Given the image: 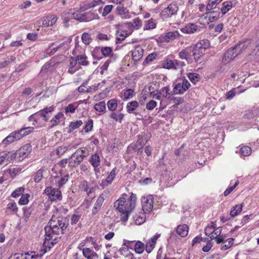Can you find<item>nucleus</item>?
<instances>
[{"mask_svg":"<svg viewBox=\"0 0 259 259\" xmlns=\"http://www.w3.org/2000/svg\"><path fill=\"white\" fill-rule=\"evenodd\" d=\"M134 249L136 252L140 254L144 250V244L142 242L138 241L135 243Z\"/></svg>","mask_w":259,"mask_h":259,"instance_id":"obj_45","label":"nucleus"},{"mask_svg":"<svg viewBox=\"0 0 259 259\" xmlns=\"http://www.w3.org/2000/svg\"><path fill=\"white\" fill-rule=\"evenodd\" d=\"M58 20L56 15H52L47 17L42 21V25L45 27L53 26Z\"/></svg>","mask_w":259,"mask_h":259,"instance_id":"obj_21","label":"nucleus"},{"mask_svg":"<svg viewBox=\"0 0 259 259\" xmlns=\"http://www.w3.org/2000/svg\"><path fill=\"white\" fill-rule=\"evenodd\" d=\"M79 103L78 102H74L72 104H69L67 107H65V110L66 113H74L76 109L78 108Z\"/></svg>","mask_w":259,"mask_h":259,"instance_id":"obj_37","label":"nucleus"},{"mask_svg":"<svg viewBox=\"0 0 259 259\" xmlns=\"http://www.w3.org/2000/svg\"><path fill=\"white\" fill-rule=\"evenodd\" d=\"M85 22H89L93 20H99L100 17L98 14L94 12L84 13Z\"/></svg>","mask_w":259,"mask_h":259,"instance_id":"obj_27","label":"nucleus"},{"mask_svg":"<svg viewBox=\"0 0 259 259\" xmlns=\"http://www.w3.org/2000/svg\"><path fill=\"white\" fill-rule=\"evenodd\" d=\"M112 48L110 47H105L101 48V52L104 56H108L112 52Z\"/></svg>","mask_w":259,"mask_h":259,"instance_id":"obj_63","label":"nucleus"},{"mask_svg":"<svg viewBox=\"0 0 259 259\" xmlns=\"http://www.w3.org/2000/svg\"><path fill=\"white\" fill-rule=\"evenodd\" d=\"M7 209L13 213H16L18 211V207L16 202H10L7 205Z\"/></svg>","mask_w":259,"mask_h":259,"instance_id":"obj_52","label":"nucleus"},{"mask_svg":"<svg viewBox=\"0 0 259 259\" xmlns=\"http://www.w3.org/2000/svg\"><path fill=\"white\" fill-rule=\"evenodd\" d=\"M179 35L180 34L177 31L168 32L165 35V41L168 42L170 40L176 39Z\"/></svg>","mask_w":259,"mask_h":259,"instance_id":"obj_34","label":"nucleus"},{"mask_svg":"<svg viewBox=\"0 0 259 259\" xmlns=\"http://www.w3.org/2000/svg\"><path fill=\"white\" fill-rule=\"evenodd\" d=\"M82 124V121L80 120H77L76 121H72L70 122L69 127L71 130H74L77 128H78L79 126H80Z\"/></svg>","mask_w":259,"mask_h":259,"instance_id":"obj_58","label":"nucleus"},{"mask_svg":"<svg viewBox=\"0 0 259 259\" xmlns=\"http://www.w3.org/2000/svg\"><path fill=\"white\" fill-rule=\"evenodd\" d=\"M156 24L153 19L151 18L145 22L144 27L143 28L144 30L153 29L156 27Z\"/></svg>","mask_w":259,"mask_h":259,"instance_id":"obj_35","label":"nucleus"},{"mask_svg":"<svg viewBox=\"0 0 259 259\" xmlns=\"http://www.w3.org/2000/svg\"><path fill=\"white\" fill-rule=\"evenodd\" d=\"M157 105V103L154 100H151L146 104V109L148 110H153Z\"/></svg>","mask_w":259,"mask_h":259,"instance_id":"obj_64","label":"nucleus"},{"mask_svg":"<svg viewBox=\"0 0 259 259\" xmlns=\"http://www.w3.org/2000/svg\"><path fill=\"white\" fill-rule=\"evenodd\" d=\"M116 175L115 168L113 169L106 179L102 182L101 183H99L100 186H102L103 188L107 186L108 185L111 184L115 178Z\"/></svg>","mask_w":259,"mask_h":259,"instance_id":"obj_18","label":"nucleus"},{"mask_svg":"<svg viewBox=\"0 0 259 259\" xmlns=\"http://www.w3.org/2000/svg\"><path fill=\"white\" fill-rule=\"evenodd\" d=\"M66 228H45L46 231V234L48 237H51V233L55 234H59L60 231L63 233V231Z\"/></svg>","mask_w":259,"mask_h":259,"instance_id":"obj_25","label":"nucleus"},{"mask_svg":"<svg viewBox=\"0 0 259 259\" xmlns=\"http://www.w3.org/2000/svg\"><path fill=\"white\" fill-rule=\"evenodd\" d=\"M3 156L5 158V161L6 164H8V163L10 162L14 159H16L17 161V152L14 151H10L7 153H3Z\"/></svg>","mask_w":259,"mask_h":259,"instance_id":"obj_22","label":"nucleus"},{"mask_svg":"<svg viewBox=\"0 0 259 259\" xmlns=\"http://www.w3.org/2000/svg\"><path fill=\"white\" fill-rule=\"evenodd\" d=\"M122 98L124 100H129L132 98L134 95V91L132 89H127L123 91Z\"/></svg>","mask_w":259,"mask_h":259,"instance_id":"obj_40","label":"nucleus"},{"mask_svg":"<svg viewBox=\"0 0 259 259\" xmlns=\"http://www.w3.org/2000/svg\"><path fill=\"white\" fill-rule=\"evenodd\" d=\"M142 209L144 213H149L153 207V197L152 195L144 196L142 198Z\"/></svg>","mask_w":259,"mask_h":259,"instance_id":"obj_6","label":"nucleus"},{"mask_svg":"<svg viewBox=\"0 0 259 259\" xmlns=\"http://www.w3.org/2000/svg\"><path fill=\"white\" fill-rule=\"evenodd\" d=\"M24 192V189L23 187H19L17 188L12 193V196L16 198L19 197L20 195L22 194Z\"/></svg>","mask_w":259,"mask_h":259,"instance_id":"obj_59","label":"nucleus"},{"mask_svg":"<svg viewBox=\"0 0 259 259\" xmlns=\"http://www.w3.org/2000/svg\"><path fill=\"white\" fill-rule=\"evenodd\" d=\"M198 26L194 23H189L184 27L181 29V31L185 33L191 34L196 32L198 30Z\"/></svg>","mask_w":259,"mask_h":259,"instance_id":"obj_20","label":"nucleus"},{"mask_svg":"<svg viewBox=\"0 0 259 259\" xmlns=\"http://www.w3.org/2000/svg\"><path fill=\"white\" fill-rule=\"evenodd\" d=\"M242 206L241 204L236 205L233 207L230 211V215L232 217H235L238 215L242 210Z\"/></svg>","mask_w":259,"mask_h":259,"instance_id":"obj_42","label":"nucleus"},{"mask_svg":"<svg viewBox=\"0 0 259 259\" xmlns=\"http://www.w3.org/2000/svg\"><path fill=\"white\" fill-rule=\"evenodd\" d=\"M249 44V40H245V41L239 44V45L236 46L235 48L229 49L225 53L224 57L222 59V62L224 64H227V63L230 62L238 55V54H235V50H237L239 49H245Z\"/></svg>","mask_w":259,"mask_h":259,"instance_id":"obj_4","label":"nucleus"},{"mask_svg":"<svg viewBox=\"0 0 259 259\" xmlns=\"http://www.w3.org/2000/svg\"><path fill=\"white\" fill-rule=\"evenodd\" d=\"M193 52V47H188L181 50L179 54V56L181 59L187 60L188 62L191 60Z\"/></svg>","mask_w":259,"mask_h":259,"instance_id":"obj_14","label":"nucleus"},{"mask_svg":"<svg viewBox=\"0 0 259 259\" xmlns=\"http://www.w3.org/2000/svg\"><path fill=\"white\" fill-rule=\"evenodd\" d=\"M90 162L94 167H98L100 164V159L99 155L95 153L90 158Z\"/></svg>","mask_w":259,"mask_h":259,"instance_id":"obj_33","label":"nucleus"},{"mask_svg":"<svg viewBox=\"0 0 259 259\" xmlns=\"http://www.w3.org/2000/svg\"><path fill=\"white\" fill-rule=\"evenodd\" d=\"M44 170L43 169H39L35 174L34 181L36 183H39L42 178V173Z\"/></svg>","mask_w":259,"mask_h":259,"instance_id":"obj_53","label":"nucleus"},{"mask_svg":"<svg viewBox=\"0 0 259 259\" xmlns=\"http://www.w3.org/2000/svg\"><path fill=\"white\" fill-rule=\"evenodd\" d=\"M143 55V50L140 46L136 47L132 51V58L135 61H139Z\"/></svg>","mask_w":259,"mask_h":259,"instance_id":"obj_19","label":"nucleus"},{"mask_svg":"<svg viewBox=\"0 0 259 259\" xmlns=\"http://www.w3.org/2000/svg\"><path fill=\"white\" fill-rule=\"evenodd\" d=\"M207 12L205 13L208 15V20L210 22H212L215 21L219 18L220 13L219 11H207Z\"/></svg>","mask_w":259,"mask_h":259,"instance_id":"obj_28","label":"nucleus"},{"mask_svg":"<svg viewBox=\"0 0 259 259\" xmlns=\"http://www.w3.org/2000/svg\"><path fill=\"white\" fill-rule=\"evenodd\" d=\"M156 243L154 241L149 240L146 244L145 249L148 253H150L155 247Z\"/></svg>","mask_w":259,"mask_h":259,"instance_id":"obj_49","label":"nucleus"},{"mask_svg":"<svg viewBox=\"0 0 259 259\" xmlns=\"http://www.w3.org/2000/svg\"><path fill=\"white\" fill-rule=\"evenodd\" d=\"M233 6L232 2L231 1L224 2L222 4V7L221 9V13L223 15L226 14L230 10Z\"/></svg>","mask_w":259,"mask_h":259,"instance_id":"obj_30","label":"nucleus"},{"mask_svg":"<svg viewBox=\"0 0 259 259\" xmlns=\"http://www.w3.org/2000/svg\"><path fill=\"white\" fill-rule=\"evenodd\" d=\"M29 197L30 195L29 194H22L19 200V204L20 205H26L28 204Z\"/></svg>","mask_w":259,"mask_h":259,"instance_id":"obj_50","label":"nucleus"},{"mask_svg":"<svg viewBox=\"0 0 259 259\" xmlns=\"http://www.w3.org/2000/svg\"><path fill=\"white\" fill-rule=\"evenodd\" d=\"M178 11V7L175 3H171L167 7L164 9L160 15L163 19H167L171 17L173 15L177 13Z\"/></svg>","mask_w":259,"mask_h":259,"instance_id":"obj_5","label":"nucleus"},{"mask_svg":"<svg viewBox=\"0 0 259 259\" xmlns=\"http://www.w3.org/2000/svg\"><path fill=\"white\" fill-rule=\"evenodd\" d=\"M223 0H209L206 7V11H210L216 8Z\"/></svg>","mask_w":259,"mask_h":259,"instance_id":"obj_38","label":"nucleus"},{"mask_svg":"<svg viewBox=\"0 0 259 259\" xmlns=\"http://www.w3.org/2000/svg\"><path fill=\"white\" fill-rule=\"evenodd\" d=\"M101 3V0H93L85 5L84 9L87 10L88 9L94 8L96 6L99 5Z\"/></svg>","mask_w":259,"mask_h":259,"instance_id":"obj_56","label":"nucleus"},{"mask_svg":"<svg viewBox=\"0 0 259 259\" xmlns=\"http://www.w3.org/2000/svg\"><path fill=\"white\" fill-rule=\"evenodd\" d=\"M144 137L141 135L138 136V140L135 144L133 149L135 151H138L142 149L144 146L146 144L145 141H144Z\"/></svg>","mask_w":259,"mask_h":259,"instance_id":"obj_24","label":"nucleus"},{"mask_svg":"<svg viewBox=\"0 0 259 259\" xmlns=\"http://www.w3.org/2000/svg\"><path fill=\"white\" fill-rule=\"evenodd\" d=\"M239 153L243 156H248L251 153V148L247 146L242 147L239 150Z\"/></svg>","mask_w":259,"mask_h":259,"instance_id":"obj_41","label":"nucleus"},{"mask_svg":"<svg viewBox=\"0 0 259 259\" xmlns=\"http://www.w3.org/2000/svg\"><path fill=\"white\" fill-rule=\"evenodd\" d=\"M44 193L49 196L52 201L61 200L62 198L61 192L58 189L48 187L45 189Z\"/></svg>","mask_w":259,"mask_h":259,"instance_id":"obj_7","label":"nucleus"},{"mask_svg":"<svg viewBox=\"0 0 259 259\" xmlns=\"http://www.w3.org/2000/svg\"><path fill=\"white\" fill-rule=\"evenodd\" d=\"M84 257L87 259H93L94 257L97 256V254L89 248H85L82 249Z\"/></svg>","mask_w":259,"mask_h":259,"instance_id":"obj_26","label":"nucleus"},{"mask_svg":"<svg viewBox=\"0 0 259 259\" xmlns=\"http://www.w3.org/2000/svg\"><path fill=\"white\" fill-rule=\"evenodd\" d=\"M68 150V147L66 146H59L56 149L57 154L60 156L64 154Z\"/></svg>","mask_w":259,"mask_h":259,"instance_id":"obj_60","label":"nucleus"},{"mask_svg":"<svg viewBox=\"0 0 259 259\" xmlns=\"http://www.w3.org/2000/svg\"><path fill=\"white\" fill-rule=\"evenodd\" d=\"M116 39L119 42H121L129 35L127 32L123 31H117L116 33Z\"/></svg>","mask_w":259,"mask_h":259,"instance_id":"obj_43","label":"nucleus"},{"mask_svg":"<svg viewBox=\"0 0 259 259\" xmlns=\"http://www.w3.org/2000/svg\"><path fill=\"white\" fill-rule=\"evenodd\" d=\"M189 228H176V233L181 237H184L188 235Z\"/></svg>","mask_w":259,"mask_h":259,"instance_id":"obj_46","label":"nucleus"},{"mask_svg":"<svg viewBox=\"0 0 259 259\" xmlns=\"http://www.w3.org/2000/svg\"><path fill=\"white\" fill-rule=\"evenodd\" d=\"M89 155V150L85 147L78 149L73 153L70 158L69 165L72 167H75L79 165Z\"/></svg>","mask_w":259,"mask_h":259,"instance_id":"obj_3","label":"nucleus"},{"mask_svg":"<svg viewBox=\"0 0 259 259\" xmlns=\"http://www.w3.org/2000/svg\"><path fill=\"white\" fill-rule=\"evenodd\" d=\"M65 225V220L63 218L52 216L46 227H64Z\"/></svg>","mask_w":259,"mask_h":259,"instance_id":"obj_13","label":"nucleus"},{"mask_svg":"<svg viewBox=\"0 0 259 259\" xmlns=\"http://www.w3.org/2000/svg\"><path fill=\"white\" fill-rule=\"evenodd\" d=\"M179 66L177 62L169 59H166L163 63V67L168 69H177Z\"/></svg>","mask_w":259,"mask_h":259,"instance_id":"obj_23","label":"nucleus"},{"mask_svg":"<svg viewBox=\"0 0 259 259\" xmlns=\"http://www.w3.org/2000/svg\"><path fill=\"white\" fill-rule=\"evenodd\" d=\"M21 170L22 169L21 167H16L13 168H10L7 170V171L9 172L11 177H14L20 172Z\"/></svg>","mask_w":259,"mask_h":259,"instance_id":"obj_48","label":"nucleus"},{"mask_svg":"<svg viewBox=\"0 0 259 259\" xmlns=\"http://www.w3.org/2000/svg\"><path fill=\"white\" fill-rule=\"evenodd\" d=\"M86 56L82 55L77 56L76 58L78 63L82 65H87L88 64V62L86 60Z\"/></svg>","mask_w":259,"mask_h":259,"instance_id":"obj_54","label":"nucleus"},{"mask_svg":"<svg viewBox=\"0 0 259 259\" xmlns=\"http://www.w3.org/2000/svg\"><path fill=\"white\" fill-rule=\"evenodd\" d=\"M233 239L230 238L228 240H226L223 242V244L221 247V249L223 250H225L229 248L233 244Z\"/></svg>","mask_w":259,"mask_h":259,"instance_id":"obj_55","label":"nucleus"},{"mask_svg":"<svg viewBox=\"0 0 259 259\" xmlns=\"http://www.w3.org/2000/svg\"><path fill=\"white\" fill-rule=\"evenodd\" d=\"M190 87V83L186 80L184 79L182 83H178L176 84L174 91L175 94H182L185 92Z\"/></svg>","mask_w":259,"mask_h":259,"instance_id":"obj_9","label":"nucleus"},{"mask_svg":"<svg viewBox=\"0 0 259 259\" xmlns=\"http://www.w3.org/2000/svg\"><path fill=\"white\" fill-rule=\"evenodd\" d=\"M104 200L103 197L100 196L97 200L93 208L92 212L94 214L96 213L100 209L103 202Z\"/></svg>","mask_w":259,"mask_h":259,"instance_id":"obj_31","label":"nucleus"},{"mask_svg":"<svg viewBox=\"0 0 259 259\" xmlns=\"http://www.w3.org/2000/svg\"><path fill=\"white\" fill-rule=\"evenodd\" d=\"M71 18L79 21L80 22H85L84 13L75 11L71 14Z\"/></svg>","mask_w":259,"mask_h":259,"instance_id":"obj_32","label":"nucleus"},{"mask_svg":"<svg viewBox=\"0 0 259 259\" xmlns=\"http://www.w3.org/2000/svg\"><path fill=\"white\" fill-rule=\"evenodd\" d=\"M137 197L133 193L130 196L123 194L114 202V207L121 213L120 220L118 223H120L118 225H126L129 214L136 207Z\"/></svg>","mask_w":259,"mask_h":259,"instance_id":"obj_1","label":"nucleus"},{"mask_svg":"<svg viewBox=\"0 0 259 259\" xmlns=\"http://www.w3.org/2000/svg\"><path fill=\"white\" fill-rule=\"evenodd\" d=\"M124 116L123 114L121 113H117L113 112H112L111 114L110 115V117L115 120L116 121L121 122L122 119Z\"/></svg>","mask_w":259,"mask_h":259,"instance_id":"obj_47","label":"nucleus"},{"mask_svg":"<svg viewBox=\"0 0 259 259\" xmlns=\"http://www.w3.org/2000/svg\"><path fill=\"white\" fill-rule=\"evenodd\" d=\"M138 103L136 101H132L128 102L126 105V109L128 112L130 113L135 110L138 106Z\"/></svg>","mask_w":259,"mask_h":259,"instance_id":"obj_44","label":"nucleus"},{"mask_svg":"<svg viewBox=\"0 0 259 259\" xmlns=\"http://www.w3.org/2000/svg\"><path fill=\"white\" fill-rule=\"evenodd\" d=\"M135 224L136 225H141L145 221V217L144 216L136 215L134 217Z\"/></svg>","mask_w":259,"mask_h":259,"instance_id":"obj_61","label":"nucleus"},{"mask_svg":"<svg viewBox=\"0 0 259 259\" xmlns=\"http://www.w3.org/2000/svg\"><path fill=\"white\" fill-rule=\"evenodd\" d=\"M32 150V147L30 144H27L22 146L20 149L17 151V161H22L26 158Z\"/></svg>","mask_w":259,"mask_h":259,"instance_id":"obj_8","label":"nucleus"},{"mask_svg":"<svg viewBox=\"0 0 259 259\" xmlns=\"http://www.w3.org/2000/svg\"><path fill=\"white\" fill-rule=\"evenodd\" d=\"M22 138L21 134L18 130L11 133L8 136L3 140V143L5 145H8Z\"/></svg>","mask_w":259,"mask_h":259,"instance_id":"obj_10","label":"nucleus"},{"mask_svg":"<svg viewBox=\"0 0 259 259\" xmlns=\"http://www.w3.org/2000/svg\"><path fill=\"white\" fill-rule=\"evenodd\" d=\"M209 42L207 39H202L193 47L192 56L194 57L195 62H200L206 50L209 47Z\"/></svg>","mask_w":259,"mask_h":259,"instance_id":"obj_2","label":"nucleus"},{"mask_svg":"<svg viewBox=\"0 0 259 259\" xmlns=\"http://www.w3.org/2000/svg\"><path fill=\"white\" fill-rule=\"evenodd\" d=\"M95 110L97 111L104 113L106 112V104L104 101L96 103L94 107Z\"/></svg>","mask_w":259,"mask_h":259,"instance_id":"obj_36","label":"nucleus"},{"mask_svg":"<svg viewBox=\"0 0 259 259\" xmlns=\"http://www.w3.org/2000/svg\"><path fill=\"white\" fill-rule=\"evenodd\" d=\"M187 76L191 81L194 83L198 81L199 78V75L196 73H189Z\"/></svg>","mask_w":259,"mask_h":259,"instance_id":"obj_57","label":"nucleus"},{"mask_svg":"<svg viewBox=\"0 0 259 259\" xmlns=\"http://www.w3.org/2000/svg\"><path fill=\"white\" fill-rule=\"evenodd\" d=\"M81 39L85 45H89L92 41L90 34L87 32H84L82 34Z\"/></svg>","mask_w":259,"mask_h":259,"instance_id":"obj_51","label":"nucleus"},{"mask_svg":"<svg viewBox=\"0 0 259 259\" xmlns=\"http://www.w3.org/2000/svg\"><path fill=\"white\" fill-rule=\"evenodd\" d=\"M54 110V107L50 106L49 107L45 108L36 112L37 115L40 116L46 123L49 119L50 114Z\"/></svg>","mask_w":259,"mask_h":259,"instance_id":"obj_16","label":"nucleus"},{"mask_svg":"<svg viewBox=\"0 0 259 259\" xmlns=\"http://www.w3.org/2000/svg\"><path fill=\"white\" fill-rule=\"evenodd\" d=\"M107 106L108 110L111 112L115 111L117 108V100L115 99H112L108 101Z\"/></svg>","mask_w":259,"mask_h":259,"instance_id":"obj_29","label":"nucleus"},{"mask_svg":"<svg viewBox=\"0 0 259 259\" xmlns=\"http://www.w3.org/2000/svg\"><path fill=\"white\" fill-rule=\"evenodd\" d=\"M34 122L32 124L37 127H41L45 126L46 122L40 116L37 115L35 116Z\"/></svg>","mask_w":259,"mask_h":259,"instance_id":"obj_39","label":"nucleus"},{"mask_svg":"<svg viewBox=\"0 0 259 259\" xmlns=\"http://www.w3.org/2000/svg\"><path fill=\"white\" fill-rule=\"evenodd\" d=\"M68 175H62L61 173L55 176L54 180L56 186L61 187L68 181Z\"/></svg>","mask_w":259,"mask_h":259,"instance_id":"obj_17","label":"nucleus"},{"mask_svg":"<svg viewBox=\"0 0 259 259\" xmlns=\"http://www.w3.org/2000/svg\"><path fill=\"white\" fill-rule=\"evenodd\" d=\"M221 233V228H206L205 230L206 235L209 236L211 240L219 236Z\"/></svg>","mask_w":259,"mask_h":259,"instance_id":"obj_15","label":"nucleus"},{"mask_svg":"<svg viewBox=\"0 0 259 259\" xmlns=\"http://www.w3.org/2000/svg\"><path fill=\"white\" fill-rule=\"evenodd\" d=\"M48 239L47 238H45L42 248L40 250L41 253L39 254H37V256L41 257L44 254L49 251L56 244V242L51 241L50 237Z\"/></svg>","mask_w":259,"mask_h":259,"instance_id":"obj_11","label":"nucleus"},{"mask_svg":"<svg viewBox=\"0 0 259 259\" xmlns=\"http://www.w3.org/2000/svg\"><path fill=\"white\" fill-rule=\"evenodd\" d=\"M113 7L112 5H106L103 9V11L102 12V16L103 17H105L107 15H108L112 11Z\"/></svg>","mask_w":259,"mask_h":259,"instance_id":"obj_62","label":"nucleus"},{"mask_svg":"<svg viewBox=\"0 0 259 259\" xmlns=\"http://www.w3.org/2000/svg\"><path fill=\"white\" fill-rule=\"evenodd\" d=\"M116 10L118 15L122 19H128L132 17L129 10L123 5L118 6Z\"/></svg>","mask_w":259,"mask_h":259,"instance_id":"obj_12","label":"nucleus"}]
</instances>
